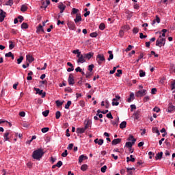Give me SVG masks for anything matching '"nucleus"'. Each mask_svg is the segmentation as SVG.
<instances>
[{"label": "nucleus", "instance_id": "obj_26", "mask_svg": "<svg viewBox=\"0 0 175 175\" xmlns=\"http://www.w3.org/2000/svg\"><path fill=\"white\" fill-rule=\"evenodd\" d=\"M5 57H10L12 59H14V55L12 52H9L8 53H5Z\"/></svg>", "mask_w": 175, "mask_h": 175}, {"label": "nucleus", "instance_id": "obj_31", "mask_svg": "<svg viewBox=\"0 0 175 175\" xmlns=\"http://www.w3.org/2000/svg\"><path fill=\"white\" fill-rule=\"evenodd\" d=\"M126 128V122L125 121H123L120 124V129H124Z\"/></svg>", "mask_w": 175, "mask_h": 175}, {"label": "nucleus", "instance_id": "obj_60", "mask_svg": "<svg viewBox=\"0 0 175 175\" xmlns=\"http://www.w3.org/2000/svg\"><path fill=\"white\" fill-rule=\"evenodd\" d=\"M6 5H8L9 6H12V5H13V0H9Z\"/></svg>", "mask_w": 175, "mask_h": 175}, {"label": "nucleus", "instance_id": "obj_25", "mask_svg": "<svg viewBox=\"0 0 175 175\" xmlns=\"http://www.w3.org/2000/svg\"><path fill=\"white\" fill-rule=\"evenodd\" d=\"M86 129L84 128H78L77 129V133H84L85 132Z\"/></svg>", "mask_w": 175, "mask_h": 175}, {"label": "nucleus", "instance_id": "obj_49", "mask_svg": "<svg viewBox=\"0 0 175 175\" xmlns=\"http://www.w3.org/2000/svg\"><path fill=\"white\" fill-rule=\"evenodd\" d=\"M47 68V63H44V68H37L38 70H45V69Z\"/></svg>", "mask_w": 175, "mask_h": 175}, {"label": "nucleus", "instance_id": "obj_59", "mask_svg": "<svg viewBox=\"0 0 175 175\" xmlns=\"http://www.w3.org/2000/svg\"><path fill=\"white\" fill-rule=\"evenodd\" d=\"M107 118H110L111 120H113V115H111V112H109L107 114Z\"/></svg>", "mask_w": 175, "mask_h": 175}, {"label": "nucleus", "instance_id": "obj_62", "mask_svg": "<svg viewBox=\"0 0 175 175\" xmlns=\"http://www.w3.org/2000/svg\"><path fill=\"white\" fill-rule=\"evenodd\" d=\"M133 33H137L139 32V29H137V27H135L133 29Z\"/></svg>", "mask_w": 175, "mask_h": 175}, {"label": "nucleus", "instance_id": "obj_1", "mask_svg": "<svg viewBox=\"0 0 175 175\" xmlns=\"http://www.w3.org/2000/svg\"><path fill=\"white\" fill-rule=\"evenodd\" d=\"M44 155V152L43 151V149L38 148L33 151L32 157L33 159H36L37 161H40V159Z\"/></svg>", "mask_w": 175, "mask_h": 175}, {"label": "nucleus", "instance_id": "obj_32", "mask_svg": "<svg viewBox=\"0 0 175 175\" xmlns=\"http://www.w3.org/2000/svg\"><path fill=\"white\" fill-rule=\"evenodd\" d=\"M88 169V165L87 164H83L81 167V170H82V172H85V170H87Z\"/></svg>", "mask_w": 175, "mask_h": 175}, {"label": "nucleus", "instance_id": "obj_20", "mask_svg": "<svg viewBox=\"0 0 175 175\" xmlns=\"http://www.w3.org/2000/svg\"><path fill=\"white\" fill-rule=\"evenodd\" d=\"M134 120H139L140 118V111H137L133 114Z\"/></svg>", "mask_w": 175, "mask_h": 175}, {"label": "nucleus", "instance_id": "obj_46", "mask_svg": "<svg viewBox=\"0 0 175 175\" xmlns=\"http://www.w3.org/2000/svg\"><path fill=\"white\" fill-rule=\"evenodd\" d=\"M107 169V166L104 165L103 167H101L100 171L102 173H106V170Z\"/></svg>", "mask_w": 175, "mask_h": 175}, {"label": "nucleus", "instance_id": "obj_38", "mask_svg": "<svg viewBox=\"0 0 175 175\" xmlns=\"http://www.w3.org/2000/svg\"><path fill=\"white\" fill-rule=\"evenodd\" d=\"M10 45L9 49L10 50H13L14 49V44H13V41H9Z\"/></svg>", "mask_w": 175, "mask_h": 175}, {"label": "nucleus", "instance_id": "obj_57", "mask_svg": "<svg viewBox=\"0 0 175 175\" xmlns=\"http://www.w3.org/2000/svg\"><path fill=\"white\" fill-rule=\"evenodd\" d=\"M171 90H175V81H173L171 83Z\"/></svg>", "mask_w": 175, "mask_h": 175}, {"label": "nucleus", "instance_id": "obj_6", "mask_svg": "<svg viewBox=\"0 0 175 175\" xmlns=\"http://www.w3.org/2000/svg\"><path fill=\"white\" fill-rule=\"evenodd\" d=\"M146 91L147 90H139L135 94V96H137V98H142V96H144V95H146Z\"/></svg>", "mask_w": 175, "mask_h": 175}, {"label": "nucleus", "instance_id": "obj_40", "mask_svg": "<svg viewBox=\"0 0 175 175\" xmlns=\"http://www.w3.org/2000/svg\"><path fill=\"white\" fill-rule=\"evenodd\" d=\"M146 76V72L143 71V70H139V77H144Z\"/></svg>", "mask_w": 175, "mask_h": 175}, {"label": "nucleus", "instance_id": "obj_15", "mask_svg": "<svg viewBox=\"0 0 175 175\" xmlns=\"http://www.w3.org/2000/svg\"><path fill=\"white\" fill-rule=\"evenodd\" d=\"M85 59H91L94 57V53L90 52L88 53L84 54Z\"/></svg>", "mask_w": 175, "mask_h": 175}, {"label": "nucleus", "instance_id": "obj_13", "mask_svg": "<svg viewBox=\"0 0 175 175\" xmlns=\"http://www.w3.org/2000/svg\"><path fill=\"white\" fill-rule=\"evenodd\" d=\"M81 20H83V18H81V14H77L76 18L74 19L75 23L76 24H77V23H80V21H81Z\"/></svg>", "mask_w": 175, "mask_h": 175}, {"label": "nucleus", "instance_id": "obj_51", "mask_svg": "<svg viewBox=\"0 0 175 175\" xmlns=\"http://www.w3.org/2000/svg\"><path fill=\"white\" fill-rule=\"evenodd\" d=\"M92 76V73H91V72H87L85 75L86 79H91Z\"/></svg>", "mask_w": 175, "mask_h": 175}, {"label": "nucleus", "instance_id": "obj_54", "mask_svg": "<svg viewBox=\"0 0 175 175\" xmlns=\"http://www.w3.org/2000/svg\"><path fill=\"white\" fill-rule=\"evenodd\" d=\"M55 103H56V106H57V107H59V106H62L63 103L59 100H56Z\"/></svg>", "mask_w": 175, "mask_h": 175}, {"label": "nucleus", "instance_id": "obj_7", "mask_svg": "<svg viewBox=\"0 0 175 175\" xmlns=\"http://www.w3.org/2000/svg\"><path fill=\"white\" fill-rule=\"evenodd\" d=\"M5 17H6V12L3 10H0V23H3V20H5Z\"/></svg>", "mask_w": 175, "mask_h": 175}, {"label": "nucleus", "instance_id": "obj_43", "mask_svg": "<svg viewBox=\"0 0 175 175\" xmlns=\"http://www.w3.org/2000/svg\"><path fill=\"white\" fill-rule=\"evenodd\" d=\"M105 28H106L105 23H100L99 25V29H100L101 31H103V29H105Z\"/></svg>", "mask_w": 175, "mask_h": 175}, {"label": "nucleus", "instance_id": "obj_50", "mask_svg": "<svg viewBox=\"0 0 175 175\" xmlns=\"http://www.w3.org/2000/svg\"><path fill=\"white\" fill-rule=\"evenodd\" d=\"M117 72L118 73L116 74V76L120 77V75H122V70H118Z\"/></svg>", "mask_w": 175, "mask_h": 175}, {"label": "nucleus", "instance_id": "obj_27", "mask_svg": "<svg viewBox=\"0 0 175 175\" xmlns=\"http://www.w3.org/2000/svg\"><path fill=\"white\" fill-rule=\"evenodd\" d=\"M40 31L42 32H44V30L43 29V26H42V25H39L38 27H37V30H36L37 33H39Z\"/></svg>", "mask_w": 175, "mask_h": 175}, {"label": "nucleus", "instance_id": "obj_52", "mask_svg": "<svg viewBox=\"0 0 175 175\" xmlns=\"http://www.w3.org/2000/svg\"><path fill=\"white\" fill-rule=\"evenodd\" d=\"M62 157H63L64 158L68 157V150H65L64 152L62 154Z\"/></svg>", "mask_w": 175, "mask_h": 175}, {"label": "nucleus", "instance_id": "obj_9", "mask_svg": "<svg viewBox=\"0 0 175 175\" xmlns=\"http://www.w3.org/2000/svg\"><path fill=\"white\" fill-rule=\"evenodd\" d=\"M116 98H113L112 106H118L120 103L117 102V100H120L121 97L120 96H116Z\"/></svg>", "mask_w": 175, "mask_h": 175}, {"label": "nucleus", "instance_id": "obj_42", "mask_svg": "<svg viewBox=\"0 0 175 175\" xmlns=\"http://www.w3.org/2000/svg\"><path fill=\"white\" fill-rule=\"evenodd\" d=\"M79 12V10L77 8H72V10L71 12V14H77Z\"/></svg>", "mask_w": 175, "mask_h": 175}, {"label": "nucleus", "instance_id": "obj_44", "mask_svg": "<svg viewBox=\"0 0 175 175\" xmlns=\"http://www.w3.org/2000/svg\"><path fill=\"white\" fill-rule=\"evenodd\" d=\"M70 105H72V101L68 100L66 105H65V109H69V107H70Z\"/></svg>", "mask_w": 175, "mask_h": 175}, {"label": "nucleus", "instance_id": "obj_22", "mask_svg": "<svg viewBox=\"0 0 175 175\" xmlns=\"http://www.w3.org/2000/svg\"><path fill=\"white\" fill-rule=\"evenodd\" d=\"M163 155V152H160L156 154L155 159L158 161V159H162V157Z\"/></svg>", "mask_w": 175, "mask_h": 175}, {"label": "nucleus", "instance_id": "obj_17", "mask_svg": "<svg viewBox=\"0 0 175 175\" xmlns=\"http://www.w3.org/2000/svg\"><path fill=\"white\" fill-rule=\"evenodd\" d=\"M84 159H88V157L87 156H85L84 154H81L79 157V163H81Z\"/></svg>", "mask_w": 175, "mask_h": 175}, {"label": "nucleus", "instance_id": "obj_16", "mask_svg": "<svg viewBox=\"0 0 175 175\" xmlns=\"http://www.w3.org/2000/svg\"><path fill=\"white\" fill-rule=\"evenodd\" d=\"M84 124H85V129H88L89 127L91 126V121L90 120H85L84 122Z\"/></svg>", "mask_w": 175, "mask_h": 175}, {"label": "nucleus", "instance_id": "obj_12", "mask_svg": "<svg viewBox=\"0 0 175 175\" xmlns=\"http://www.w3.org/2000/svg\"><path fill=\"white\" fill-rule=\"evenodd\" d=\"M35 91L36 92V94H39L40 95H42V98L46 97V92L43 93V90H40L39 88H35Z\"/></svg>", "mask_w": 175, "mask_h": 175}, {"label": "nucleus", "instance_id": "obj_19", "mask_svg": "<svg viewBox=\"0 0 175 175\" xmlns=\"http://www.w3.org/2000/svg\"><path fill=\"white\" fill-rule=\"evenodd\" d=\"M103 142H104L103 139H99L96 138V139H94V143L96 144H98V146H102V144H103Z\"/></svg>", "mask_w": 175, "mask_h": 175}, {"label": "nucleus", "instance_id": "obj_14", "mask_svg": "<svg viewBox=\"0 0 175 175\" xmlns=\"http://www.w3.org/2000/svg\"><path fill=\"white\" fill-rule=\"evenodd\" d=\"M122 139L121 138H117V139H114L112 142L111 144L113 146H117V144H120V143H121L122 142Z\"/></svg>", "mask_w": 175, "mask_h": 175}, {"label": "nucleus", "instance_id": "obj_23", "mask_svg": "<svg viewBox=\"0 0 175 175\" xmlns=\"http://www.w3.org/2000/svg\"><path fill=\"white\" fill-rule=\"evenodd\" d=\"M27 58V61H28V62H29V64H31V62H33V57L31 56L30 55H27L26 56Z\"/></svg>", "mask_w": 175, "mask_h": 175}, {"label": "nucleus", "instance_id": "obj_28", "mask_svg": "<svg viewBox=\"0 0 175 175\" xmlns=\"http://www.w3.org/2000/svg\"><path fill=\"white\" fill-rule=\"evenodd\" d=\"M152 131L153 133H157L158 135V136H159L161 135V133H159V130H158V127H153L152 129Z\"/></svg>", "mask_w": 175, "mask_h": 175}, {"label": "nucleus", "instance_id": "obj_18", "mask_svg": "<svg viewBox=\"0 0 175 175\" xmlns=\"http://www.w3.org/2000/svg\"><path fill=\"white\" fill-rule=\"evenodd\" d=\"M68 27L70 29H72V31L76 29V25L72 22H69L68 23Z\"/></svg>", "mask_w": 175, "mask_h": 175}, {"label": "nucleus", "instance_id": "obj_24", "mask_svg": "<svg viewBox=\"0 0 175 175\" xmlns=\"http://www.w3.org/2000/svg\"><path fill=\"white\" fill-rule=\"evenodd\" d=\"M133 99H135V94L133 93H131L130 97L127 99V102H129V103H131V102H132Z\"/></svg>", "mask_w": 175, "mask_h": 175}, {"label": "nucleus", "instance_id": "obj_58", "mask_svg": "<svg viewBox=\"0 0 175 175\" xmlns=\"http://www.w3.org/2000/svg\"><path fill=\"white\" fill-rule=\"evenodd\" d=\"M62 165H63L62 161H59L57 162V163L56 164V166H57V167H61V166H62Z\"/></svg>", "mask_w": 175, "mask_h": 175}, {"label": "nucleus", "instance_id": "obj_11", "mask_svg": "<svg viewBox=\"0 0 175 175\" xmlns=\"http://www.w3.org/2000/svg\"><path fill=\"white\" fill-rule=\"evenodd\" d=\"M58 8L60 10V13H64V10L66 9V5H64L62 2H60L58 5Z\"/></svg>", "mask_w": 175, "mask_h": 175}, {"label": "nucleus", "instance_id": "obj_47", "mask_svg": "<svg viewBox=\"0 0 175 175\" xmlns=\"http://www.w3.org/2000/svg\"><path fill=\"white\" fill-rule=\"evenodd\" d=\"M49 113H50V111L46 110L42 112V116H44V117H47V116H49Z\"/></svg>", "mask_w": 175, "mask_h": 175}, {"label": "nucleus", "instance_id": "obj_56", "mask_svg": "<svg viewBox=\"0 0 175 175\" xmlns=\"http://www.w3.org/2000/svg\"><path fill=\"white\" fill-rule=\"evenodd\" d=\"M153 111H155L156 113H159V111H161V109H159V107H155L153 109Z\"/></svg>", "mask_w": 175, "mask_h": 175}, {"label": "nucleus", "instance_id": "obj_37", "mask_svg": "<svg viewBox=\"0 0 175 175\" xmlns=\"http://www.w3.org/2000/svg\"><path fill=\"white\" fill-rule=\"evenodd\" d=\"M72 53H73V54H77V57H79L81 54V52H80V51H79V49L74 50L72 51Z\"/></svg>", "mask_w": 175, "mask_h": 175}, {"label": "nucleus", "instance_id": "obj_36", "mask_svg": "<svg viewBox=\"0 0 175 175\" xmlns=\"http://www.w3.org/2000/svg\"><path fill=\"white\" fill-rule=\"evenodd\" d=\"M21 28H22V29H28V24L27 23H23L21 25Z\"/></svg>", "mask_w": 175, "mask_h": 175}, {"label": "nucleus", "instance_id": "obj_35", "mask_svg": "<svg viewBox=\"0 0 175 175\" xmlns=\"http://www.w3.org/2000/svg\"><path fill=\"white\" fill-rule=\"evenodd\" d=\"M61 117V111H57L55 113V118L56 120H59V118Z\"/></svg>", "mask_w": 175, "mask_h": 175}, {"label": "nucleus", "instance_id": "obj_29", "mask_svg": "<svg viewBox=\"0 0 175 175\" xmlns=\"http://www.w3.org/2000/svg\"><path fill=\"white\" fill-rule=\"evenodd\" d=\"M9 135H10V133L9 132H6L5 133H4L3 137L5 142H8V140H9Z\"/></svg>", "mask_w": 175, "mask_h": 175}, {"label": "nucleus", "instance_id": "obj_53", "mask_svg": "<svg viewBox=\"0 0 175 175\" xmlns=\"http://www.w3.org/2000/svg\"><path fill=\"white\" fill-rule=\"evenodd\" d=\"M140 39H146L147 38V35H144L143 33H139Z\"/></svg>", "mask_w": 175, "mask_h": 175}, {"label": "nucleus", "instance_id": "obj_30", "mask_svg": "<svg viewBox=\"0 0 175 175\" xmlns=\"http://www.w3.org/2000/svg\"><path fill=\"white\" fill-rule=\"evenodd\" d=\"M108 54H109V57H108V61H111V59H113V58H114V55H113V51H109Z\"/></svg>", "mask_w": 175, "mask_h": 175}, {"label": "nucleus", "instance_id": "obj_5", "mask_svg": "<svg viewBox=\"0 0 175 175\" xmlns=\"http://www.w3.org/2000/svg\"><path fill=\"white\" fill-rule=\"evenodd\" d=\"M78 59L77 60V62L78 64H84L85 62V57L84 55H79V56H77Z\"/></svg>", "mask_w": 175, "mask_h": 175}, {"label": "nucleus", "instance_id": "obj_45", "mask_svg": "<svg viewBox=\"0 0 175 175\" xmlns=\"http://www.w3.org/2000/svg\"><path fill=\"white\" fill-rule=\"evenodd\" d=\"M24 59V57L21 56L18 59H17V64H20L21 62H23V60Z\"/></svg>", "mask_w": 175, "mask_h": 175}, {"label": "nucleus", "instance_id": "obj_64", "mask_svg": "<svg viewBox=\"0 0 175 175\" xmlns=\"http://www.w3.org/2000/svg\"><path fill=\"white\" fill-rule=\"evenodd\" d=\"M124 30H120V31H119V35H120V38H122V36H124Z\"/></svg>", "mask_w": 175, "mask_h": 175}, {"label": "nucleus", "instance_id": "obj_34", "mask_svg": "<svg viewBox=\"0 0 175 175\" xmlns=\"http://www.w3.org/2000/svg\"><path fill=\"white\" fill-rule=\"evenodd\" d=\"M27 9H28V7H27V5H23L21 8V12H27Z\"/></svg>", "mask_w": 175, "mask_h": 175}, {"label": "nucleus", "instance_id": "obj_2", "mask_svg": "<svg viewBox=\"0 0 175 175\" xmlns=\"http://www.w3.org/2000/svg\"><path fill=\"white\" fill-rule=\"evenodd\" d=\"M165 43L166 39L162 38V36H159V38L156 41V46L162 47V46H165Z\"/></svg>", "mask_w": 175, "mask_h": 175}, {"label": "nucleus", "instance_id": "obj_33", "mask_svg": "<svg viewBox=\"0 0 175 175\" xmlns=\"http://www.w3.org/2000/svg\"><path fill=\"white\" fill-rule=\"evenodd\" d=\"M156 21H157V23H158V24H159L161 23V18H159V17L158 16H156V19H154L152 21V25H154V24H155Z\"/></svg>", "mask_w": 175, "mask_h": 175}, {"label": "nucleus", "instance_id": "obj_4", "mask_svg": "<svg viewBox=\"0 0 175 175\" xmlns=\"http://www.w3.org/2000/svg\"><path fill=\"white\" fill-rule=\"evenodd\" d=\"M69 85H75V76L73 74H70L68 79Z\"/></svg>", "mask_w": 175, "mask_h": 175}, {"label": "nucleus", "instance_id": "obj_61", "mask_svg": "<svg viewBox=\"0 0 175 175\" xmlns=\"http://www.w3.org/2000/svg\"><path fill=\"white\" fill-rule=\"evenodd\" d=\"M133 110H136V105H131V111H133Z\"/></svg>", "mask_w": 175, "mask_h": 175}, {"label": "nucleus", "instance_id": "obj_63", "mask_svg": "<svg viewBox=\"0 0 175 175\" xmlns=\"http://www.w3.org/2000/svg\"><path fill=\"white\" fill-rule=\"evenodd\" d=\"M67 148L68 150H73V144H70Z\"/></svg>", "mask_w": 175, "mask_h": 175}, {"label": "nucleus", "instance_id": "obj_10", "mask_svg": "<svg viewBox=\"0 0 175 175\" xmlns=\"http://www.w3.org/2000/svg\"><path fill=\"white\" fill-rule=\"evenodd\" d=\"M135 142H136V139H133L132 140V142H126L125 147H127V148H132V146L135 144Z\"/></svg>", "mask_w": 175, "mask_h": 175}, {"label": "nucleus", "instance_id": "obj_3", "mask_svg": "<svg viewBox=\"0 0 175 175\" xmlns=\"http://www.w3.org/2000/svg\"><path fill=\"white\" fill-rule=\"evenodd\" d=\"M96 61L98 65H102V62H103V61H106V59H105V55L102 54H98L96 56Z\"/></svg>", "mask_w": 175, "mask_h": 175}, {"label": "nucleus", "instance_id": "obj_39", "mask_svg": "<svg viewBox=\"0 0 175 175\" xmlns=\"http://www.w3.org/2000/svg\"><path fill=\"white\" fill-rule=\"evenodd\" d=\"M42 133H46V132H49L50 131V129L49 127H44L42 129Z\"/></svg>", "mask_w": 175, "mask_h": 175}, {"label": "nucleus", "instance_id": "obj_21", "mask_svg": "<svg viewBox=\"0 0 175 175\" xmlns=\"http://www.w3.org/2000/svg\"><path fill=\"white\" fill-rule=\"evenodd\" d=\"M175 110V106L170 105L168 107V109H167V113H172V111H174Z\"/></svg>", "mask_w": 175, "mask_h": 175}, {"label": "nucleus", "instance_id": "obj_48", "mask_svg": "<svg viewBox=\"0 0 175 175\" xmlns=\"http://www.w3.org/2000/svg\"><path fill=\"white\" fill-rule=\"evenodd\" d=\"M133 46L132 45H129L128 47L125 49V51L128 53V51H131Z\"/></svg>", "mask_w": 175, "mask_h": 175}, {"label": "nucleus", "instance_id": "obj_8", "mask_svg": "<svg viewBox=\"0 0 175 175\" xmlns=\"http://www.w3.org/2000/svg\"><path fill=\"white\" fill-rule=\"evenodd\" d=\"M50 5V0H46V1L42 2L41 9H47V6Z\"/></svg>", "mask_w": 175, "mask_h": 175}, {"label": "nucleus", "instance_id": "obj_55", "mask_svg": "<svg viewBox=\"0 0 175 175\" xmlns=\"http://www.w3.org/2000/svg\"><path fill=\"white\" fill-rule=\"evenodd\" d=\"M90 36H91V38H96V36H98V33H96V32L91 33Z\"/></svg>", "mask_w": 175, "mask_h": 175}, {"label": "nucleus", "instance_id": "obj_41", "mask_svg": "<svg viewBox=\"0 0 175 175\" xmlns=\"http://www.w3.org/2000/svg\"><path fill=\"white\" fill-rule=\"evenodd\" d=\"M95 67V66H94V64H90L88 66V70L89 72H92V70H94V68Z\"/></svg>", "mask_w": 175, "mask_h": 175}]
</instances>
